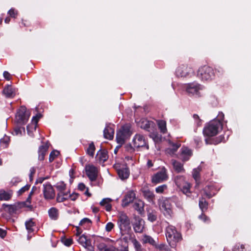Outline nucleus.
Here are the masks:
<instances>
[{
    "label": "nucleus",
    "mask_w": 251,
    "mask_h": 251,
    "mask_svg": "<svg viewBox=\"0 0 251 251\" xmlns=\"http://www.w3.org/2000/svg\"><path fill=\"white\" fill-rule=\"evenodd\" d=\"M35 171H36V170H35V168L32 167L30 168V174H29V179L30 180H32V177H33V175L35 174Z\"/></svg>",
    "instance_id": "64"
},
{
    "label": "nucleus",
    "mask_w": 251,
    "mask_h": 251,
    "mask_svg": "<svg viewBox=\"0 0 251 251\" xmlns=\"http://www.w3.org/2000/svg\"><path fill=\"white\" fill-rule=\"evenodd\" d=\"M184 88L189 95L199 96V91L200 90L202 89V87L198 83L193 82L185 84L184 86Z\"/></svg>",
    "instance_id": "8"
},
{
    "label": "nucleus",
    "mask_w": 251,
    "mask_h": 251,
    "mask_svg": "<svg viewBox=\"0 0 251 251\" xmlns=\"http://www.w3.org/2000/svg\"><path fill=\"white\" fill-rule=\"evenodd\" d=\"M131 242L133 244L136 251H141L143 250L142 249L141 245L140 243L134 237L132 239Z\"/></svg>",
    "instance_id": "49"
},
{
    "label": "nucleus",
    "mask_w": 251,
    "mask_h": 251,
    "mask_svg": "<svg viewBox=\"0 0 251 251\" xmlns=\"http://www.w3.org/2000/svg\"><path fill=\"white\" fill-rule=\"evenodd\" d=\"M166 236L167 240L172 248H175L176 243L181 240V236L176 227L169 225L166 228Z\"/></svg>",
    "instance_id": "2"
},
{
    "label": "nucleus",
    "mask_w": 251,
    "mask_h": 251,
    "mask_svg": "<svg viewBox=\"0 0 251 251\" xmlns=\"http://www.w3.org/2000/svg\"><path fill=\"white\" fill-rule=\"evenodd\" d=\"M69 199H70L72 201H75L77 199L78 197V194L75 193H73L72 194H70V192L69 191Z\"/></svg>",
    "instance_id": "59"
},
{
    "label": "nucleus",
    "mask_w": 251,
    "mask_h": 251,
    "mask_svg": "<svg viewBox=\"0 0 251 251\" xmlns=\"http://www.w3.org/2000/svg\"><path fill=\"white\" fill-rule=\"evenodd\" d=\"M148 219L149 221L153 222L156 220L157 215L155 211H151L148 213Z\"/></svg>",
    "instance_id": "47"
},
{
    "label": "nucleus",
    "mask_w": 251,
    "mask_h": 251,
    "mask_svg": "<svg viewBox=\"0 0 251 251\" xmlns=\"http://www.w3.org/2000/svg\"><path fill=\"white\" fill-rule=\"evenodd\" d=\"M69 199V191L66 192H58L56 197V201L58 202H62Z\"/></svg>",
    "instance_id": "27"
},
{
    "label": "nucleus",
    "mask_w": 251,
    "mask_h": 251,
    "mask_svg": "<svg viewBox=\"0 0 251 251\" xmlns=\"http://www.w3.org/2000/svg\"><path fill=\"white\" fill-rule=\"evenodd\" d=\"M64 244L66 246H70L73 244V240L71 238L65 239L63 241Z\"/></svg>",
    "instance_id": "60"
},
{
    "label": "nucleus",
    "mask_w": 251,
    "mask_h": 251,
    "mask_svg": "<svg viewBox=\"0 0 251 251\" xmlns=\"http://www.w3.org/2000/svg\"><path fill=\"white\" fill-rule=\"evenodd\" d=\"M199 206L202 211L206 210L208 206V203L203 198H201L199 201Z\"/></svg>",
    "instance_id": "44"
},
{
    "label": "nucleus",
    "mask_w": 251,
    "mask_h": 251,
    "mask_svg": "<svg viewBox=\"0 0 251 251\" xmlns=\"http://www.w3.org/2000/svg\"><path fill=\"white\" fill-rule=\"evenodd\" d=\"M43 194L44 197L47 200H51L54 198L55 193L52 186L47 183L43 184Z\"/></svg>",
    "instance_id": "12"
},
{
    "label": "nucleus",
    "mask_w": 251,
    "mask_h": 251,
    "mask_svg": "<svg viewBox=\"0 0 251 251\" xmlns=\"http://www.w3.org/2000/svg\"><path fill=\"white\" fill-rule=\"evenodd\" d=\"M199 218L205 223H209L210 222V219L203 213L200 215Z\"/></svg>",
    "instance_id": "55"
},
{
    "label": "nucleus",
    "mask_w": 251,
    "mask_h": 251,
    "mask_svg": "<svg viewBox=\"0 0 251 251\" xmlns=\"http://www.w3.org/2000/svg\"><path fill=\"white\" fill-rule=\"evenodd\" d=\"M136 198V194L133 190H130L127 192L124 199L122 200V205L123 207H126L129 203L132 202Z\"/></svg>",
    "instance_id": "14"
},
{
    "label": "nucleus",
    "mask_w": 251,
    "mask_h": 251,
    "mask_svg": "<svg viewBox=\"0 0 251 251\" xmlns=\"http://www.w3.org/2000/svg\"><path fill=\"white\" fill-rule=\"evenodd\" d=\"M121 239L123 240L125 243H128L129 241L132 242V239L134 238V236L130 232H127L125 234H121Z\"/></svg>",
    "instance_id": "36"
},
{
    "label": "nucleus",
    "mask_w": 251,
    "mask_h": 251,
    "mask_svg": "<svg viewBox=\"0 0 251 251\" xmlns=\"http://www.w3.org/2000/svg\"><path fill=\"white\" fill-rule=\"evenodd\" d=\"M167 189V186L166 184H163L155 188V192L158 194H162L164 191Z\"/></svg>",
    "instance_id": "50"
},
{
    "label": "nucleus",
    "mask_w": 251,
    "mask_h": 251,
    "mask_svg": "<svg viewBox=\"0 0 251 251\" xmlns=\"http://www.w3.org/2000/svg\"><path fill=\"white\" fill-rule=\"evenodd\" d=\"M120 130L121 131H122V133H123L128 138L131 135L130 126H128L127 125H124V126H123Z\"/></svg>",
    "instance_id": "40"
},
{
    "label": "nucleus",
    "mask_w": 251,
    "mask_h": 251,
    "mask_svg": "<svg viewBox=\"0 0 251 251\" xmlns=\"http://www.w3.org/2000/svg\"><path fill=\"white\" fill-rule=\"evenodd\" d=\"M3 94L7 98H13L15 95V92L11 86L7 85L3 89Z\"/></svg>",
    "instance_id": "24"
},
{
    "label": "nucleus",
    "mask_w": 251,
    "mask_h": 251,
    "mask_svg": "<svg viewBox=\"0 0 251 251\" xmlns=\"http://www.w3.org/2000/svg\"><path fill=\"white\" fill-rule=\"evenodd\" d=\"M141 241L143 244H149L154 247L156 245V241L151 236L147 234L142 235Z\"/></svg>",
    "instance_id": "21"
},
{
    "label": "nucleus",
    "mask_w": 251,
    "mask_h": 251,
    "mask_svg": "<svg viewBox=\"0 0 251 251\" xmlns=\"http://www.w3.org/2000/svg\"><path fill=\"white\" fill-rule=\"evenodd\" d=\"M97 157L100 162L102 163L105 162L108 159L107 151L105 150H100L97 154Z\"/></svg>",
    "instance_id": "26"
},
{
    "label": "nucleus",
    "mask_w": 251,
    "mask_h": 251,
    "mask_svg": "<svg viewBox=\"0 0 251 251\" xmlns=\"http://www.w3.org/2000/svg\"><path fill=\"white\" fill-rule=\"evenodd\" d=\"M49 215L50 218L53 220H56L58 219L59 212L57 209L55 207L50 208L49 211Z\"/></svg>",
    "instance_id": "33"
},
{
    "label": "nucleus",
    "mask_w": 251,
    "mask_h": 251,
    "mask_svg": "<svg viewBox=\"0 0 251 251\" xmlns=\"http://www.w3.org/2000/svg\"><path fill=\"white\" fill-rule=\"evenodd\" d=\"M117 224L121 234H123L131 231L129 219L124 212L120 213L118 216Z\"/></svg>",
    "instance_id": "4"
},
{
    "label": "nucleus",
    "mask_w": 251,
    "mask_h": 251,
    "mask_svg": "<svg viewBox=\"0 0 251 251\" xmlns=\"http://www.w3.org/2000/svg\"><path fill=\"white\" fill-rule=\"evenodd\" d=\"M134 222L132 226L134 231L136 233H142L145 228V221L139 216H135Z\"/></svg>",
    "instance_id": "11"
},
{
    "label": "nucleus",
    "mask_w": 251,
    "mask_h": 251,
    "mask_svg": "<svg viewBox=\"0 0 251 251\" xmlns=\"http://www.w3.org/2000/svg\"><path fill=\"white\" fill-rule=\"evenodd\" d=\"M193 72L192 69L186 65H181L179 66L176 73L177 76L180 77H186Z\"/></svg>",
    "instance_id": "15"
},
{
    "label": "nucleus",
    "mask_w": 251,
    "mask_h": 251,
    "mask_svg": "<svg viewBox=\"0 0 251 251\" xmlns=\"http://www.w3.org/2000/svg\"><path fill=\"white\" fill-rule=\"evenodd\" d=\"M224 118V114L223 112H219L217 118L214 119V120H217L219 121H220L222 123V121Z\"/></svg>",
    "instance_id": "63"
},
{
    "label": "nucleus",
    "mask_w": 251,
    "mask_h": 251,
    "mask_svg": "<svg viewBox=\"0 0 251 251\" xmlns=\"http://www.w3.org/2000/svg\"><path fill=\"white\" fill-rule=\"evenodd\" d=\"M25 226L28 234H30L34 231V228L35 226V224L33 221L32 219H30L26 221L25 222Z\"/></svg>",
    "instance_id": "28"
},
{
    "label": "nucleus",
    "mask_w": 251,
    "mask_h": 251,
    "mask_svg": "<svg viewBox=\"0 0 251 251\" xmlns=\"http://www.w3.org/2000/svg\"><path fill=\"white\" fill-rule=\"evenodd\" d=\"M95 150V145L93 143L89 144L88 148L87 149V153L91 156H93Z\"/></svg>",
    "instance_id": "48"
},
{
    "label": "nucleus",
    "mask_w": 251,
    "mask_h": 251,
    "mask_svg": "<svg viewBox=\"0 0 251 251\" xmlns=\"http://www.w3.org/2000/svg\"><path fill=\"white\" fill-rule=\"evenodd\" d=\"M154 247L159 251H170L169 247L165 244H160L158 245L156 243V245L154 246Z\"/></svg>",
    "instance_id": "46"
},
{
    "label": "nucleus",
    "mask_w": 251,
    "mask_h": 251,
    "mask_svg": "<svg viewBox=\"0 0 251 251\" xmlns=\"http://www.w3.org/2000/svg\"><path fill=\"white\" fill-rule=\"evenodd\" d=\"M117 172L119 177L122 180L126 179L129 176V172L127 168L119 169Z\"/></svg>",
    "instance_id": "29"
},
{
    "label": "nucleus",
    "mask_w": 251,
    "mask_h": 251,
    "mask_svg": "<svg viewBox=\"0 0 251 251\" xmlns=\"http://www.w3.org/2000/svg\"><path fill=\"white\" fill-rule=\"evenodd\" d=\"M21 206H20L21 207ZM2 207L4 210L7 211L9 214H13L16 213L19 206L17 205H8L5 203L2 204Z\"/></svg>",
    "instance_id": "25"
},
{
    "label": "nucleus",
    "mask_w": 251,
    "mask_h": 251,
    "mask_svg": "<svg viewBox=\"0 0 251 251\" xmlns=\"http://www.w3.org/2000/svg\"><path fill=\"white\" fill-rule=\"evenodd\" d=\"M31 198V197H30V196H28V198H27L26 202H23L21 204L22 206H25H25H26L27 207L31 208V205H30V204L28 205V204H26V203H27V202H28L29 204L30 203Z\"/></svg>",
    "instance_id": "61"
},
{
    "label": "nucleus",
    "mask_w": 251,
    "mask_h": 251,
    "mask_svg": "<svg viewBox=\"0 0 251 251\" xmlns=\"http://www.w3.org/2000/svg\"><path fill=\"white\" fill-rule=\"evenodd\" d=\"M125 151L129 153H133L134 151V147L130 144L126 145L125 147Z\"/></svg>",
    "instance_id": "56"
},
{
    "label": "nucleus",
    "mask_w": 251,
    "mask_h": 251,
    "mask_svg": "<svg viewBox=\"0 0 251 251\" xmlns=\"http://www.w3.org/2000/svg\"><path fill=\"white\" fill-rule=\"evenodd\" d=\"M175 182L179 188H181L186 182L185 181L184 177L183 176H177L175 178Z\"/></svg>",
    "instance_id": "38"
},
{
    "label": "nucleus",
    "mask_w": 251,
    "mask_h": 251,
    "mask_svg": "<svg viewBox=\"0 0 251 251\" xmlns=\"http://www.w3.org/2000/svg\"><path fill=\"white\" fill-rule=\"evenodd\" d=\"M49 147L48 143H46L39 147L38 150L39 160L42 161L44 159L45 155L49 149Z\"/></svg>",
    "instance_id": "22"
},
{
    "label": "nucleus",
    "mask_w": 251,
    "mask_h": 251,
    "mask_svg": "<svg viewBox=\"0 0 251 251\" xmlns=\"http://www.w3.org/2000/svg\"><path fill=\"white\" fill-rule=\"evenodd\" d=\"M181 159L184 161L189 160L192 154L191 150L187 147H182L181 149Z\"/></svg>",
    "instance_id": "23"
},
{
    "label": "nucleus",
    "mask_w": 251,
    "mask_h": 251,
    "mask_svg": "<svg viewBox=\"0 0 251 251\" xmlns=\"http://www.w3.org/2000/svg\"><path fill=\"white\" fill-rule=\"evenodd\" d=\"M18 12L14 8H11L8 12V14L12 18H16Z\"/></svg>",
    "instance_id": "54"
},
{
    "label": "nucleus",
    "mask_w": 251,
    "mask_h": 251,
    "mask_svg": "<svg viewBox=\"0 0 251 251\" xmlns=\"http://www.w3.org/2000/svg\"><path fill=\"white\" fill-rule=\"evenodd\" d=\"M30 115L26 111V108L24 106L20 107L17 112L16 119L17 122L20 124H25L28 121Z\"/></svg>",
    "instance_id": "7"
},
{
    "label": "nucleus",
    "mask_w": 251,
    "mask_h": 251,
    "mask_svg": "<svg viewBox=\"0 0 251 251\" xmlns=\"http://www.w3.org/2000/svg\"><path fill=\"white\" fill-rule=\"evenodd\" d=\"M99 251H121V250L112 245H107L104 243H100L97 246Z\"/></svg>",
    "instance_id": "18"
},
{
    "label": "nucleus",
    "mask_w": 251,
    "mask_h": 251,
    "mask_svg": "<svg viewBox=\"0 0 251 251\" xmlns=\"http://www.w3.org/2000/svg\"><path fill=\"white\" fill-rule=\"evenodd\" d=\"M201 171V167H198L193 170V177L195 179L196 182H197L200 179V172Z\"/></svg>",
    "instance_id": "42"
},
{
    "label": "nucleus",
    "mask_w": 251,
    "mask_h": 251,
    "mask_svg": "<svg viewBox=\"0 0 251 251\" xmlns=\"http://www.w3.org/2000/svg\"><path fill=\"white\" fill-rule=\"evenodd\" d=\"M208 189H210L209 192L208 191V190L206 189V188L204 189L205 195L208 198H210L216 194V191H213L214 189V187L212 186H210L209 187H208Z\"/></svg>",
    "instance_id": "41"
},
{
    "label": "nucleus",
    "mask_w": 251,
    "mask_h": 251,
    "mask_svg": "<svg viewBox=\"0 0 251 251\" xmlns=\"http://www.w3.org/2000/svg\"><path fill=\"white\" fill-rule=\"evenodd\" d=\"M86 174L89 180L92 182L95 181L98 177V168L93 165H87L85 167Z\"/></svg>",
    "instance_id": "9"
},
{
    "label": "nucleus",
    "mask_w": 251,
    "mask_h": 251,
    "mask_svg": "<svg viewBox=\"0 0 251 251\" xmlns=\"http://www.w3.org/2000/svg\"><path fill=\"white\" fill-rule=\"evenodd\" d=\"M197 75L199 78L203 81L210 80L214 77L215 72L212 68L204 66L199 69Z\"/></svg>",
    "instance_id": "5"
},
{
    "label": "nucleus",
    "mask_w": 251,
    "mask_h": 251,
    "mask_svg": "<svg viewBox=\"0 0 251 251\" xmlns=\"http://www.w3.org/2000/svg\"><path fill=\"white\" fill-rule=\"evenodd\" d=\"M172 163L174 169L177 173H181L184 171L183 165L180 162L177 161L175 160H172Z\"/></svg>",
    "instance_id": "30"
},
{
    "label": "nucleus",
    "mask_w": 251,
    "mask_h": 251,
    "mask_svg": "<svg viewBox=\"0 0 251 251\" xmlns=\"http://www.w3.org/2000/svg\"><path fill=\"white\" fill-rule=\"evenodd\" d=\"M10 142V137L8 136L4 135L2 138L0 140V143L3 148H7Z\"/></svg>",
    "instance_id": "39"
},
{
    "label": "nucleus",
    "mask_w": 251,
    "mask_h": 251,
    "mask_svg": "<svg viewBox=\"0 0 251 251\" xmlns=\"http://www.w3.org/2000/svg\"><path fill=\"white\" fill-rule=\"evenodd\" d=\"M128 137L126 136L122 131L119 130L116 134V140L118 143L123 144Z\"/></svg>",
    "instance_id": "37"
},
{
    "label": "nucleus",
    "mask_w": 251,
    "mask_h": 251,
    "mask_svg": "<svg viewBox=\"0 0 251 251\" xmlns=\"http://www.w3.org/2000/svg\"><path fill=\"white\" fill-rule=\"evenodd\" d=\"M12 193L11 192H6L3 189L0 190V200L8 201L12 197Z\"/></svg>",
    "instance_id": "31"
},
{
    "label": "nucleus",
    "mask_w": 251,
    "mask_h": 251,
    "mask_svg": "<svg viewBox=\"0 0 251 251\" xmlns=\"http://www.w3.org/2000/svg\"><path fill=\"white\" fill-rule=\"evenodd\" d=\"M168 179L166 170L165 168L162 169L160 172L156 173L151 177L152 183L156 184L162 182Z\"/></svg>",
    "instance_id": "10"
},
{
    "label": "nucleus",
    "mask_w": 251,
    "mask_h": 251,
    "mask_svg": "<svg viewBox=\"0 0 251 251\" xmlns=\"http://www.w3.org/2000/svg\"><path fill=\"white\" fill-rule=\"evenodd\" d=\"M232 251H244V246L243 245H236Z\"/></svg>",
    "instance_id": "58"
},
{
    "label": "nucleus",
    "mask_w": 251,
    "mask_h": 251,
    "mask_svg": "<svg viewBox=\"0 0 251 251\" xmlns=\"http://www.w3.org/2000/svg\"><path fill=\"white\" fill-rule=\"evenodd\" d=\"M114 126L110 124H107L103 130V136L105 139L111 140L113 139L114 134Z\"/></svg>",
    "instance_id": "16"
},
{
    "label": "nucleus",
    "mask_w": 251,
    "mask_h": 251,
    "mask_svg": "<svg viewBox=\"0 0 251 251\" xmlns=\"http://www.w3.org/2000/svg\"><path fill=\"white\" fill-rule=\"evenodd\" d=\"M168 143L169 147L166 150V152L167 153L173 155L180 147V144L179 143H174L170 140H169Z\"/></svg>",
    "instance_id": "17"
},
{
    "label": "nucleus",
    "mask_w": 251,
    "mask_h": 251,
    "mask_svg": "<svg viewBox=\"0 0 251 251\" xmlns=\"http://www.w3.org/2000/svg\"><path fill=\"white\" fill-rule=\"evenodd\" d=\"M77 241L80 244H81L88 251H94V248L91 244V241L86 235L83 234L80 236L77 239Z\"/></svg>",
    "instance_id": "13"
},
{
    "label": "nucleus",
    "mask_w": 251,
    "mask_h": 251,
    "mask_svg": "<svg viewBox=\"0 0 251 251\" xmlns=\"http://www.w3.org/2000/svg\"><path fill=\"white\" fill-rule=\"evenodd\" d=\"M20 181L21 180L19 177H14L11 179L10 183L12 185H15Z\"/></svg>",
    "instance_id": "62"
},
{
    "label": "nucleus",
    "mask_w": 251,
    "mask_h": 251,
    "mask_svg": "<svg viewBox=\"0 0 251 251\" xmlns=\"http://www.w3.org/2000/svg\"><path fill=\"white\" fill-rule=\"evenodd\" d=\"M111 200L109 198L103 199L100 202V204L101 206H105L106 211H110L111 209L112 206L110 204Z\"/></svg>",
    "instance_id": "35"
},
{
    "label": "nucleus",
    "mask_w": 251,
    "mask_h": 251,
    "mask_svg": "<svg viewBox=\"0 0 251 251\" xmlns=\"http://www.w3.org/2000/svg\"><path fill=\"white\" fill-rule=\"evenodd\" d=\"M114 227V224L112 222H108L105 226V230L107 232H110Z\"/></svg>",
    "instance_id": "53"
},
{
    "label": "nucleus",
    "mask_w": 251,
    "mask_h": 251,
    "mask_svg": "<svg viewBox=\"0 0 251 251\" xmlns=\"http://www.w3.org/2000/svg\"><path fill=\"white\" fill-rule=\"evenodd\" d=\"M59 154V152L56 150L52 151L50 154L49 161L50 162H52L55 158Z\"/></svg>",
    "instance_id": "51"
},
{
    "label": "nucleus",
    "mask_w": 251,
    "mask_h": 251,
    "mask_svg": "<svg viewBox=\"0 0 251 251\" xmlns=\"http://www.w3.org/2000/svg\"><path fill=\"white\" fill-rule=\"evenodd\" d=\"M133 146L135 148H145L149 150V146L147 139L143 135L140 134H136L132 139Z\"/></svg>",
    "instance_id": "6"
},
{
    "label": "nucleus",
    "mask_w": 251,
    "mask_h": 251,
    "mask_svg": "<svg viewBox=\"0 0 251 251\" xmlns=\"http://www.w3.org/2000/svg\"><path fill=\"white\" fill-rule=\"evenodd\" d=\"M144 206L145 203L143 201L137 200L134 202L133 207L139 214H142L144 213Z\"/></svg>",
    "instance_id": "20"
},
{
    "label": "nucleus",
    "mask_w": 251,
    "mask_h": 251,
    "mask_svg": "<svg viewBox=\"0 0 251 251\" xmlns=\"http://www.w3.org/2000/svg\"><path fill=\"white\" fill-rule=\"evenodd\" d=\"M78 189L80 191H84L85 189H86V190L84 193L85 194L87 195L88 196H90V194L88 193V188L86 187L84 183H79V184L78 185Z\"/></svg>",
    "instance_id": "52"
},
{
    "label": "nucleus",
    "mask_w": 251,
    "mask_h": 251,
    "mask_svg": "<svg viewBox=\"0 0 251 251\" xmlns=\"http://www.w3.org/2000/svg\"><path fill=\"white\" fill-rule=\"evenodd\" d=\"M157 124L160 132L162 133L165 134L167 132V129L166 127V122L165 121L163 120H158L157 121Z\"/></svg>",
    "instance_id": "34"
},
{
    "label": "nucleus",
    "mask_w": 251,
    "mask_h": 251,
    "mask_svg": "<svg viewBox=\"0 0 251 251\" xmlns=\"http://www.w3.org/2000/svg\"><path fill=\"white\" fill-rule=\"evenodd\" d=\"M190 184L188 183H186L184 184L181 188H180L182 189V192L185 194L187 196H189L190 194Z\"/></svg>",
    "instance_id": "43"
},
{
    "label": "nucleus",
    "mask_w": 251,
    "mask_h": 251,
    "mask_svg": "<svg viewBox=\"0 0 251 251\" xmlns=\"http://www.w3.org/2000/svg\"><path fill=\"white\" fill-rule=\"evenodd\" d=\"M29 188H30V185H26L25 186L23 187L22 188H21L18 191V193L19 195H22L25 192L28 190Z\"/></svg>",
    "instance_id": "57"
},
{
    "label": "nucleus",
    "mask_w": 251,
    "mask_h": 251,
    "mask_svg": "<svg viewBox=\"0 0 251 251\" xmlns=\"http://www.w3.org/2000/svg\"><path fill=\"white\" fill-rule=\"evenodd\" d=\"M56 188L59 191V192H65L66 188V185L63 181H60L56 183Z\"/></svg>",
    "instance_id": "45"
},
{
    "label": "nucleus",
    "mask_w": 251,
    "mask_h": 251,
    "mask_svg": "<svg viewBox=\"0 0 251 251\" xmlns=\"http://www.w3.org/2000/svg\"><path fill=\"white\" fill-rule=\"evenodd\" d=\"M158 204L160 211L167 219H171L173 217V206L170 198L162 197L158 200Z\"/></svg>",
    "instance_id": "1"
},
{
    "label": "nucleus",
    "mask_w": 251,
    "mask_h": 251,
    "mask_svg": "<svg viewBox=\"0 0 251 251\" xmlns=\"http://www.w3.org/2000/svg\"><path fill=\"white\" fill-rule=\"evenodd\" d=\"M143 195L148 201L150 202H153L154 201L155 195L150 190H144L143 191Z\"/></svg>",
    "instance_id": "32"
},
{
    "label": "nucleus",
    "mask_w": 251,
    "mask_h": 251,
    "mask_svg": "<svg viewBox=\"0 0 251 251\" xmlns=\"http://www.w3.org/2000/svg\"><path fill=\"white\" fill-rule=\"evenodd\" d=\"M138 125L141 128L150 131L151 127L153 126L154 123L152 121H150L145 119H142L139 121Z\"/></svg>",
    "instance_id": "19"
},
{
    "label": "nucleus",
    "mask_w": 251,
    "mask_h": 251,
    "mask_svg": "<svg viewBox=\"0 0 251 251\" xmlns=\"http://www.w3.org/2000/svg\"><path fill=\"white\" fill-rule=\"evenodd\" d=\"M222 123L217 120L211 121L204 128L203 132L204 135L211 137L216 135L220 129L222 128Z\"/></svg>",
    "instance_id": "3"
}]
</instances>
